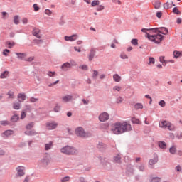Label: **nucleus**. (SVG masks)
<instances>
[{
  "instance_id": "412c9836",
  "label": "nucleus",
  "mask_w": 182,
  "mask_h": 182,
  "mask_svg": "<svg viewBox=\"0 0 182 182\" xmlns=\"http://www.w3.org/2000/svg\"><path fill=\"white\" fill-rule=\"evenodd\" d=\"M52 147H53V142L50 141L49 143L45 144L44 149L46 151H48V150H50Z\"/></svg>"
},
{
  "instance_id": "f8f14e48",
  "label": "nucleus",
  "mask_w": 182,
  "mask_h": 182,
  "mask_svg": "<svg viewBox=\"0 0 182 182\" xmlns=\"http://www.w3.org/2000/svg\"><path fill=\"white\" fill-rule=\"evenodd\" d=\"M95 55H96V48H91L90 50V53L88 55V59L90 62L93 60V58H95Z\"/></svg>"
},
{
  "instance_id": "3c124183",
  "label": "nucleus",
  "mask_w": 182,
  "mask_h": 182,
  "mask_svg": "<svg viewBox=\"0 0 182 182\" xmlns=\"http://www.w3.org/2000/svg\"><path fill=\"white\" fill-rule=\"evenodd\" d=\"M69 180H70V177H69V176H65L64 178H63L61 179V182L69 181Z\"/></svg>"
},
{
  "instance_id": "5fc2aeb1",
  "label": "nucleus",
  "mask_w": 182,
  "mask_h": 182,
  "mask_svg": "<svg viewBox=\"0 0 182 182\" xmlns=\"http://www.w3.org/2000/svg\"><path fill=\"white\" fill-rule=\"evenodd\" d=\"M151 182H160V178L159 177L152 178L151 180Z\"/></svg>"
},
{
  "instance_id": "4be33fe9",
  "label": "nucleus",
  "mask_w": 182,
  "mask_h": 182,
  "mask_svg": "<svg viewBox=\"0 0 182 182\" xmlns=\"http://www.w3.org/2000/svg\"><path fill=\"white\" fill-rule=\"evenodd\" d=\"M11 134H14V131L12 130H6L3 133V137H8L9 136H11Z\"/></svg>"
},
{
  "instance_id": "6e6552de",
  "label": "nucleus",
  "mask_w": 182,
  "mask_h": 182,
  "mask_svg": "<svg viewBox=\"0 0 182 182\" xmlns=\"http://www.w3.org/2000/svg\"><path fill=\"white\" fill-rule=\"evenodd\" d=\"M77 38H79V36H77V34H74V35H72L71 36H65L64 37V39L67 42H73V41H76L77 39Z\"/></svg>"
},
{
  "instance_id": "864d4df0",
  "label": "nucleus",
  "mask_w": 182,
  "mask_h": 182,
  "mask_svg": "<svg viewBox=\"0 0 182 182\" xmlns=\"http://www.w3.org/2000/svg\"><path fill=\"white\" fill-rule=\"evenodd\" d=\"M155 63V60H154V58L153 57H151L149 58V65H154Z\"/></svg>"
},
{
  "instance_id": "774afa93",
  "label": "nucleus",
  "mask_w": 182,
  "mask_h": 182,
  "mask_svg": "<svg viewBox=\"0 0 182 182\" xmlns=\"http://www.w3.org/2000/svg\"><path fill=\"white\" fill-rule=\"evenodd\" d=\"M182 19L181 18H178L176 19V23H178V25H180V23H181Z\"/></svg>"
},
{
  "instance_id": "dca6fc26",
  "label": "nucleus",
  "mask_w": 182,
  "mask_h": 182,
  "mask_svg": "<svg viewBox=\"0 0 182 182\" xmlns=\"http://www.w3.org/2000/svg\"><path fill=\"white\" fill-rule=\"evenodd\" d=\"M155 29H156L157 33H161L162 35H167V33H168V30L166 28H160Z\"/></svg>"
},
{
  "instance_id": "37998d69",
  "label": "nucleus",
  "mask_w": 182,
  "mask_h": 182,
  "mask_svg": "<svg viewBox=\"0 0 182 182\" xmlns=\"http://www.w3.org/2000/svg\"><path fill=\"white\" fill-rule=\"evenodd\" d=\"M173 14H176V15H180V14H181V12L179 11V10L177 7H174L173 9Z\"/></svg>"
},
{
  "instance_id": "9d476101",
  "label": "nucleus",
  "mask_w": 182,
  "mask_h": 182,
  "mask_svg": "<svg viewBox=\"0 0 182 182\" xmlns=\"http://www.w3.org/2000/svg\"><path fill=\"white\" fill-rule=\"evenodd\" d=\"M46 127L48 130H53L58 127V123L53 122H48L46 124Z\"/></svg>"
},
{
  "instance_id": "338daca9",
  "label": "nucleus",
  "mask_w": 182,
  "mask_h": 182,
  "mask_svg": "<svg viewBox=\"0 0 182 182\" xmlns=\"http://www.w3.org/2000/svg\"><path fill=\"white\" fill-rule=\"evenodd\" d=\"M22 23H23V25H26V23H28V18H23L22 19Z\"/></svg>"
},
{
  "instance_id": "e2e57ef3",
  "label": "nucleus",
  "mask_w": 182,
  "mask_h": 182,
  "mask_svg": "<svg viewBox=\"0 0 182 182\" xmlns=\"http://www.w3.org/2000/svg\"><path fill=\"white\" fill-rule=\"evenodd\" d=\"M33 59H35L34 57H29L26 59H25L26 62H32L33 60Z\"/></svg>"
},
{
  "instance_id": "a18cd8bd",
  "label": "nucleus",
  "mask_w": 182,
  "mask_h": 182,
  "mask_svg": "<svg viewBox=\"0 0 182 182\" xmlns=\"http://www.w3.org/2000/svg\"><path fill=\"white\" fill-rule=\"evenodd\" d=\"M59 83V80H56L54 82L48 84V87H53L55 85H58Z\"/></svg>"
},
{
  "instance_id": "5701e85b",
  "label": "nucleus",
  "mask_w": 182,
  "mask_h": 182,
  "mask_svg": "<svg viewBox=\"0 0 182 182\" xmlns=\"http://www.w3.org/2000/svg\"><path fill=\"white\" fill-rule=\"evenodd\" d=\"M13 109H14V110H19V109H21V103L16 102H14Z\"/></svg>"
},
{
  "instance_id": "f3484780",
  "label": "nucleus",
  "mask_w": 182,
  "mask_h": 182,
  "mask_svg": "<svg viewBox=\"0 0 182 182\" xmlns=\"http://www.w3.org/2000/svg\"><path fill=\"white\" fill-rule=\"evenodd\" d=\"M15 55L17 56V59L22 60L26 58L27 54L26 53H15Z\"/></svg>"
},
{
  "instance_id": "4d7b16f0",
  "label": "nucleus",
  "mask_w": 182,
  "mask_h": 182,
  "mask_svg": "<svg viewBox=\"0 0 182 182\" xmlns=\"http://www.w3.org/2000/svg\"><path fill=\"white\" fill-rule=\"evenodd\" d=\"M79 68L80 69H82V70H87L88 69L87 65H80Z\"/></svg>"
},
{
  "instance_id": "ddd939ff",
  "label": "nucleus",
  "mask_w": 182,
  "mask_h": 182,
  "mask_svg": "<svg viewBox=\"0 0 182 182\" xmlns=\"http://www.w3.org/2000/svg\"><path fill=\"white\" fill-rule=\"evenodd\" d=\"M25 170V168L23 166H18L16 168V171L18 176L19 177H22V176H25V172L23 171Z\"/></svg>"
},
{
  "instance_id": "a878e982",
  "label": "nucleus",
  "mask_w": 182,
  "mask_h": 182,
  "mask_svg": "<svg viewBox=\"0 0 182 182\" xmlns=\"http://www.w3.org/2000/svg\"><path fill=\"white\" fill-rule=\"evenodd\" d=\"M134 109H135V110H139V109H143V104H141V103H136L135 105H134Z\"/></svg>"
},
{
  "instance_id": "c03bdc74",
  "label": "nucleus",
  "mask_w": 182,
  "mask_h": 182,
  "mask_svg": "<svg viewBox=\"0 0 182 182\" xmlns=\"http://www.w3.org/2000/svg\"><path fill=\"white\" fill-rule=\"evenodd\" d=\"M52 14H53L52 11H50L48 9L45 10V14L46 15H48V16H51Z\"/></svg>"
},
{
  "instance_id": "bb28decb",
  "label": "nucleus",
  "mask_w": 182,
  "mask_h": 182,
  "mask_svg": "<svg viewBox=\"0 0 182 182\" xmlns=\"http://www.w3.org/2000/svg\"><path fill=\"white\" fill-rule=\"evenodd\" d=\"M182 56V52L180 51H174L173 52V58L177 59L178 58H181Z\"/></svg>"
},
{
  "instance_id": "20e7f679",
  "label": "nucleus",
  "mask_w": 182,
  "mask_h": 182,
  "mask_svg": "<svg viewBox=\"0 0 182 182\" xmlns=\"http://www.w3.org/2000/svg\"><path fill=\"white\" fill-rule=\"evenodd\" d=\"M61 153H63V154H77V150L76 149L72 147V146H65L60 149Z\"/></svg>"
},
{
  "instance_id": "e433bc0d",
  "label": "nucleus",
  "mask_w": 182,
  "mask_h": 182,
  "mask_svg": "<svg viewBox=\"0 0 182 182\" xmlns=\"http://www.w3.org/2000/svg\"><path fill=\"white\" fill-rule=\"evenodd\" d=\"M112 90L114 92H120V90H122V87L119 86V85H116L112 88Z\"/></svg>"
},
{
  "instance_id": "6ab92c4d",
  "label": "nucleus",
  "mask_w": 182,
  "mask_h": 182,
  "mask_svg": "<svg viewBox=\"0 0 182 182\" xmlns=\"http://www.w3.org/2000/svg\"><path fill=\"white\" fill-rule=\"evenodd\" d=\"M6 77H9V71H4L0 75V79H6Z\"/></svg>"
},
{
  "instance_id": "9b49d317",
  "label": "nucleus",
  "mask_w": 182,
  "mask_h": 182,
  "mask_svg": "<svg viewBox=\"0 0 182 182\" xmlns=\"http://www.w3.org/2000/svg\"><path fill=\"white\" fill-rule=\"evenodd\" d=\"M72 68V64H70V63H65L62 65L61 66V69L62 70H63L64 72H68V70L69 69H70Z\"/></svg>"
},
{
  "instance_id": "58836bf2",
  "label": "nucleus",
  "mask_w": 182,
  "mask_h": 182,
  "mask_svg": "<svg viewBox=\"0 0 182 182\" xmlns=\"http://www.w3.org/2000/svg\"><path fill=\"white\" fill-rule=\"evenodd\" d=\"M11 53V50H8V49H4L3 50V55L4 56H9V54Z\"/></svg>"
},
{
  "instance_id": "b1692460",
  "label": "nucleus",
  "mask_w": 182,
  "mask_h": 182,
  "mask_svg": "<svg viewBox=\"0 0 182 182\" xmlns=\"http://www.w3.org/2000/svg\"><path fill=\"white\" fill-rule=\"evenodd\" d=\"M113 79H114V82H120V80H122V77L120 75H119L118 74H114L113 75Z\"/></svg>"
},
{
  "instance_id": "473e14b6",
  "label": "nucleus",
  "mask_w": 182,
  "mask_h": 182,
  "mask_svg": "<svg viewBox=\"0 0 182 182\" xmlns=\"http://www.w3.org/2000/svg\"><path fill=\"white\" fill-rule=\"evenodd\" d=\"M176 150L177 148L176 146H172L169 149V153H171V154H176Z\"/></svg>"
},
{
  "instance_id": "603ef678",
  "label": "nucleus",
  "mask_w": 182,
  "mask_h": 182,
  "mask_svg": "<svg viewBox=\"0 0 182 182\" xmlns=\"http://www.w3.org/2000/svg\"><path fill=\"white\" fill-rule=\"evenodd\" d=\"M38 98H35L33 97H31L30 98V102L31 103H36V102H38Z\"/></svg>"
},
{
  "instance_id": "bf43d9fd",
  "label": "nucleus",
  "mask_w": 182,
  "mask_h": 182,
  "mask_svg": "<svg viewBox=\"0 0 182 182\" xmlns=\"http://www.w3.org/2000/svg\"><path fill=\"white\" fill-rule=\"evenodd\" d=\"M120 58L122 59H129V56H127V55L124 54V53H122L120 55Z\"/></svg>"
},
{
  "instance_id": "c85d7f7f",
  "label": "nucleus",
  "mask_w": 182,
  "mask_h": 182,
  "mask_svg": "<svg viewBox=\"0 0 182 182\" xmlns=\"http://www.w3.org/2000/svg\"><path fill=\"white\" fill-rule=\"evenodd\" d=\"M157 161H158L157 156H154L153 159L149 160V164L150 166H153L154 165L155 163H157Z\"/></svg>"
},
{
  "instance_id": "f704fd0d",
  "label": "nucleus",
  "mask_w": 182,
  "mask_h": 182,
  "mask_svg": "<svg viewBox=\"0 0 182 182\" xmlns=\"http://www.w3.org/2000/svg\"><path fill=\"white\" fill-rule=\"evenodd\" d=\"M48 76H49V77H55V76H56V73L55 72H52V71H48L47 73Z\"/></svg>"
},
{
  "instance_id": "0e129e2a",
  "label": "nucleus",
  "mask_w": 182,
  "mask_h": 182,
  "mask_svg": "<svg viewBox=\"0 0 182 182\" xmlns=\"http://www.w3.org/2000/svg\"><path fill=\"white\" fill-rule=\"evenodd\" d=\"M164 9H168V8H170V4H168V2H166L164 4Z\"/></svg>"
},
{
  "instance_id": "c9c22d12",
  "label": "nucleus",
  "mask_w": 182,
  "mask_h": 182,
  "mask_svg": "<svg viewBox=\"0 0 182 182\" xmlns=\"http://www.w3.org/2000/svg\"><path fill=\"white\" fill-rule=\"evenodd\" d=\"M100 4V1L99 0H94L91 3V6H97Z\"/></svg>"
},
{
  "instance_id": "ea45409f",
  "label": "nucleus",
  "mask_w": 182,
  "mask_h": 182,
  "mask_svg": "<svg viewBox=\"0 0 182 182\" xmlns=\"http://www.w3.org/2000/svg\"><path fill=\"white\" fill-rule=\"evenodd\" d=\"M132 123H134L135 124H140V120L139 119L134 117L132 119Z\"/></svg>"
},
{
  "instance_id": "2f4dec72",
  "label": "nucleus",
  "mask_w": 182,
  "mask_h": 182,
  "mask_svg": "<svg viewBox=\"0 0 182 182\" xmlns=\"http://www.w3.org/2000/svg\"><path fill=\"white\" fill-rule=\"evenodd\" d=\"M14 23H15V25H19V16H14Z\"/></svg>"
},
{
  "instance_id": "2eb2a0df",
  "label": "nucleus",
  "mask_w": 182,
  "mask_h": 182,
  "mask_svg": "<svg viewBox=\"0 0 182 182\" xmlns=\"http://www.w3.org/2000/svg\"><path fill=\"white\" fill-rule=\"evenodd\" d=\"M18 100L21 103L22 102H25L26 100V94L25 93H18L17 95Z\"/></svg>"
},
{
  "instance_id": "a19ab883",
  "label": "nucleus",
  "mask_w": 182,
  "mask_h": 182,
  "mask_svg": "<svg viewBox=\"0 0 182 182\" xmlns=\"http://www.w3.org/2000/svg\"><path fill=\"white\" fill-rule=\"evenodd\" d=\"M18 119H19V117H18V115H14L11 117V122H18Z\"/></svg>"
},
{
  "instance_id": "a211bd4d",
  "label": "nucleus",
  "mask_w": 182,
  "mask_h": 182,
  "mask_svg": "<svg viewBox=\"0 0 182 182\" xmlns=\"http://www.w3.org/2000/svg\"><path fill=\"white\" fill-rule=\"evenodd\" d=\"M72 99H73V97L72 95H65L62 97V100L65 103L68 102H70Z\"/></svg>"
},
{
  "instance_id": "79ce46f5",
  "label": "nucleus",
  "mask_w": 182,
  "mask_h": 182,
  "mask_svg": "<svg viewBox=\"0 0 182 182\" xmlns=\"http://www.w3.org/2000/svg\"><path fill=\"white\" fill-rule=\"evenodd\" d=\"M54 112H55V113L60 112V106L56 105L54 107Z\"/></svg>"
},
{
  "instance_id": "1a4fd4ad",
  "label": "nucleus",
  "mask_w": 182,
  "mask_h": 182,
  "mask_svg": "<svg viewBox=\"0 0 182 182\" xmlns=\"http://www.w3.org/2000/svg\"><path fill=\"white\" fill-rule=\"evenodd\" d=\"M100 122H106L109 120V114L107 112H102L99 116Z\"/></svg>"
},
{
  "instance_id": "49530a36",
  "label": "nucleus",
  "mask_w": 182,
  "mask_h": 182,
  "mask_svg": "<svg viewBox=\"0 0 182 182\" xmlns=\"http://www.w3.org/2000/svg\"><path fill=\"white\" fill-rule=\"evenodd\" d=\"M120 155H117L116 156L114 157V161L116 163H120Z\"/></svg>"
},
{
  "instance_id": "09e8293b",
  "label": "nucleus",
  "mask_w": 182,
  "mask_h": 182,
  "mask_svg": "<svg viewBox=\"0 0 182 182\" xmlns=\"http://www.w3.org/2000/svg\"><path fill=\"white\" fill-rule=\"evenodd\" d=\"M159 106H161V107H164V106H166V101L165 100H161L159 102Z\"/></svg>"
},
{
  "instance_id": "de8ad7c7",
  "label": "nucleus",
  "mask_w": 182,
  "mask_h": 182,
  "mask_svg": "<svg viewBox=\"0 0 182 182\" xmlns=\"http://www.w3.org/2000/svg\"><path fill=\"white\" fill-rule=\"evenodd\" d=\"M103 9H105V6L103 5H100L97 7L96 11H97L98 12L100 11H103Z\"/></svg>"
},
{
  "instance_id": "052dcab7",
  "label": "nucleus",
  "mask_w": 182,
  "mask_h": 182,
  "mask_svg": "<svg viewBox=\"0 0 182 182\" xmlns=\"http://www.w3.org/2000/svg\"><path fill=\"white\" fill-rule=\"evenodd\" d=\"M0 124L2 125V126H8V124H9V122H8V121H1L0 122Z\"/></svg>"
},
{
  "instance_id": "f257e3e1",
  "label": "nucleus",
  "mask_w": 182,
  "mask_h": 182,
  "mask_svg": "<svg viewBox=\"0 0 182 182\" xmlns=\"http://www.w3.org/2000/svg\"><path fill=\"white\" fill-rule=\"evenodd\" d=\"M132 130V125L127 122H115L111 125V132L114 134H122Z\"/></svg>"
},
{
  "instance_id": "7ed1b4c3",
  "label": "nucleus",
  "mask_w": 182,
  "mask_h": 182,
  "mask_svg": "<svg viewBox=\"0 0 182 182\" xmlns=\"http://www.w3.org/2000/svg\"><path fill=\"white\" fill-rule=\"evenodd\" d=\"M50 163H52V156L49 154H44L39 161V165L44 168H47Z\"/></svg>"
},
{
  "instance_id": "423d86ee",
  "label": "nucleus",
  "mask_w": 182,
  "mask_h": 182,
  "mask_svg": "<svg viewBox=\"0 0 182 182\" xmlns=\"http://www.w3.org/2000/svg\"><path fill=\"white\" fill-rule=\"evenodd\" d=\"M75 134L79 137H87L89 136V134L86 133L82 127L75 129Z\"/></svg>"
},
{
  "instance_id": "39448f33",
  "label": "nucleus",
  "mask_w": 182,
  "mask_h": 182,
  "mask_svg": "<svg viewBox=\"0 0 182 182\" xmlns=\"http://www.w3.org/2000/svg\"><path fill=\"white\" fill-rule=\"evenodd\" d=\"M159 127H161L162 129H168L171 131L174 130V126H173L170 122L166 120L161 121L159 123Z\"/></svg>"
},
{
  "instance_id": "8fccbe9b",
  "label": "nucleus",
  "mask_w": 182,
  "mask_h": 182,
  "mask_svg": "<svg viewBox=\"0 0 182 182\" xmlns=\"http://www.w3.org/2000/svg\"><path fill=\"white\" fill-rule=\"evenodd\" d=\"M26 117V112L25 111L21 112V119L23 120Z\"/></svg>"
},
{
  "instance_id": "7c9ffc66",
  "label": "nucleus",
  "mask_w": 182,
  "mask_h": 182,
  "mask_svg": "<svg viewBox=\"0 0 182 182\" xmlns=\"http://www.w3.org/2000/svg\"><path fill=\"white\" fill-rule=\"evenodd\" d=\"M161 5V3L159 1H156L154 3V6L156 9H160Z\"/></svg>"
},
{
  "instance_id": "4468645a",
  "label": "nucleus",
  "mask_w": 182,
  "mask_h": 182,
  "mask_svg": "<svg viewBox=\"0 0 182 182\" xmlns=\"http://www.w3.org/2000/svg\"><path fill=\"white\" fill-rule=\"evenodd\" d=\"M33 36H36V38H38V39L42 38V36L41 35V30H39V28H34L33 29Z\"/></svg>"
},
{
  "instance_id": "680f3d73",
  "label": "nucleus",
  "mask_w": 182,
  "mask_h": 182,
  "mask_svg": "<svg viewBox=\"0 0 182 182\" xmlns=\"http://www.w3.org/2000/svg\"><path fill=\"white\" fill-rule=\"evenodd\" d=\"M123 102V98H122L121 97H119L117 99V101H116V103H122Z\"/></svg>"
},
{
  "instance_id": "69168bd1",
  "label": "nucleus",
  "mask_w": 182,
  "mask_h": 182,
  "mask_svg": "<svg viewBox=\"0 0 182 182\" xmlns=\"http://www.w3.org/2000/svg\"><path fill=\"white\" fill-rule=\"evenodd\" d=\"M162 16H163V13H161V11H159L156 13L157 18H161Z\"/></svg>"
},
{
  "instance_id": "f03ea898",
  "label": "nucleus",
  "mask_w": 182,
  "mask_h": 182,
  "mask_svg": "<svg viewBox=\"0 0 182 182\" xmlns=\"http://www.w3.org/2000/svg\"><path fill=\"white\" fill-rule=\"evenodd\" d=\"M141 32L146 33V38H148L149 41L154 43H160L163 41V38H164V36L157 32V28H142Z\"/></svg>"
},
{
  "instance_id": "0eeeda50",
  "label": "nucleus",
  "mask_w": 182,
  "mask_h": 182,
  "mask_svg": "<svg viewBox=\"0 0 182 182\" xmlns=\"http://www.w3.org/2000/svg\"><path fill=\"white\" fill-rule=\"evenodd\" d=\"M32 127H33V122L28 124L26 127L27 131L25 132V134H27V136H33V134H36V132H35L34 131H29L31 130V129H32Z\"/></svg>"
},
{
  "instance_id": "393cba45",
  "label": "nucleus",
  "mask_w": 182,
  "mask_h": 182,
  "mask_svg": "<svg viewBox=\"0 0 182 182\" xmlns=\"http://www.w3.org/2000/svg\"><path fill=\"white\" fill-rule=\"evenodd\" d=\"M159 61L161 63H163L164 66H166V65H167V63H168V61L165 60V57L164 56L159 57Z\"/></svg>"
},
{
  "instance_id": "13d9d810",
  "label": "nucleus",
  "mask_w": 182,
  "mask_h": 182,
  "mask_svg": "<svg viewBox=\"0 0 182 182\" xmlns=\"http://www.w3.org/2000/svg\"><path fill=\"white\" fill-rule=\"evenodd\" d=\"M97 75H99V72L94 70L92 74L93 79H96V77H97Z\"/></svg>"
},
{
  "instance_id": "6e6d98bb",
  "label": "nucleus",
  "mask_w": 182,
  "mask_h": 182,
  "mask_svg": "<svg viewBox=\"0 0 182 182\" xmlns=\"http://www.w3.org/2000/svg\"><path fill=\"white\" fill-rule=\"evenodd\" d=\"M33 8H34L35 12H38V11H39V9H40L39 6H38V4H34L33 5Z\"/></svg>"
},
{
  "instance_id": "4c0bfd02",
  "label": "nucleus",
  "mask_w": 182,
  "mask_h": 182,
  "mask_svg": "<svg viewBox=\"0 0 182 182\" xmlns=\"http://www.w3.org/2000/svg\"><path fill=\"white\" fill-rule=\"evenodd\" d=\"M33 42L36 43V45H42L43 43V40L36 39L33 41Z\"/></svg>"
},
{
  "instance_id": "aec40b11",
  "label": "nucleus",
  "mask_w": 182,
  "mask_h": 182,
  "mask_svg": "<svg viewBox=\"0 0 182 182\" xmlns=\"http://www.w3.org/2000/svg\"><path fill=\"white\" fill-rule=\"evenodd\" d=\"M15 45H16V43L12 41H7L6 42V46L7 48H9V49H12L14 46H15Z\"/></svg>"
},
{
  "instance_id": "c756f323",
  "label": "nucleus",
  "mask_w": 182,
  "mask_h": 182,
  "mask_svg": "<svg viewBox=\"0 0 182 182\" xmlns=\"http://www.w3.org/2000/svg\"><path fill=\"white\" fill-rule=\"evenodd\" d=\"M159 146L160 147V149H166L167 145L166 144V142H164V141H159Z\"/></svg>"
},
{
  "instance_id": "72a5a7b5",
  "label": "nucleus",
  "mask_w": 182,
  "mask_h": 182,
  "mask_svg": "<svg viewBox=\"0 0 182 182\" xmlns=\"http://www.w3.org/2000/svg\"><path fill=\"white\" fill-rule=\"evenodd\" d=\"M131 43L134 46H137L139 45V40L134 38L131 41Z\"/></svg>"
},
{
  "instance_id": "cd10ccee",
  "label": "nucleus",
  "mask_w": 182,
  "mask_h": 182,
  "mask_svg": "<svg viewBox=\"0 0 182 182\" xmlns=\"http://www.w3.org/2000/svg\"><path fill=\"white\" fill-rule=\"evenodd\" d=\"M7 95L9 96V99H14L15 98V92H14V91H9Z\"/></svg>"
}]
</instances>
